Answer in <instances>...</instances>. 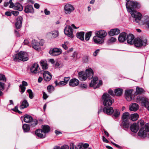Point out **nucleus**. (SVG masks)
<instances>
[{
  "mask_svg": "<svg viewBox=\"0 0 149 149\" xmlns=\"http://www.w3.org/2000/svg\"><path fill=\"white\" fill-rule=\"evenodd\" d=\"M89 58V56L86 55L83 58V61L84 63H87L88 61V59Z\"/></svg>",
  "mask_w": 149,
  "mask_h": 149,
  "instance_id": "nucleus-46",
  "label": "nucleus"
},
{
  "mask_svg": "<svg viewBox=\"0 0 149 149\" xmlns=\"http://www.w3.org/2000/svg\"><path fill=\"white\" fill-rule=\"evenodd\" d=\"M114 110L113 107L110 106H105L104 107L103 113L108 115H111L113 113Z\"/></svg>",
  "mask_w": 149,
  "mask_h": 149,
  "instance_id": "nucleus-13",
  "label": "nucleus"
},
{
  "mask_svg": "<svg viewBox=\"0 0 149 149\" xmlns=\"http://www.w3.org/2000/svg\"><path fill=\"white\" fill-rule=\"evenodd\" d=\"M43 75L44 80L46 81H49L52 77L51 73L47 71H45Z\"/></svg>",
  "mask_w": 149,
  "mask_h": 149,
  "instance_id": "nucleus-18",
  "label": "nucleus"
},
{
  "mask_svg": "<svg viewBox=\"0 0 149 149\" xmlns=\"http://www.w3.org/2000/svg\"><path fill=\"white\" fill-rule=\"evenodd\" d=\"M139 117V115L137 113L132 114L130 117V119L132 121H134L137 120Z\"/></svg>",
  "mask_w": 149,
  "mask_h": 149,
  "instance_id": "nucleus-36",
  "label": "nucleus"
},
{
  "mask_svg": "<svg viewBox=\"0 0 149 149\" xmlns=\"http://www.w3.org/2000/svg\"><path fill=\"white\" fill-rule=\"evenodd\" d=\"M29 106V104L27 100H24L22 101L21 105L20 106L19 108L21 109H22L27 107Z\"/></svg>",
  "mask_w": 149,
  "mask_h": 149,
  "instance_id": "nucleus-31",
  "label": "nucleus"
},
{
  "mask_svg": "<svg viewBox=\"0 0 149 149\" xmlns=\"http://www.w3.org/2000/svg\"><path fill=\"white\" fill-rule=\"evenodd\" d=\"M65 34L71 38L73 37V29L72 27L70 26H67L64 29Z\"/></svg>",
  "mask_w": 149,
  "mask_h": 149,
  "instance_id": "nucleus-8",
  "label": "nucleus"
},
{
  "mask_svg": "<svg viewBox=\"0 0 149 149\" xmlns=\"http://www.w3.org/2000/svg\"><path fill=\"white\" fill-rule=\"evenodd\" d=\"M120 31L117 29H111L109 32V35L111 36L117 35L120 33Z\"/></svg>",
  "mask_w": 149,
  "mask_h": 149,
  "instance_id": "nucleus-28",
  "label": "nucleus"
},
{
  "mask_svg": "<svg viewBox=\"0 0 149 149\" xmlns=\"http://www.w3.org/2000/svg\"><path fill=\"white\" fill-rule=\"evenodd\" d=\"M130 114L128 112H125L124 113L122 116V119L123 120H127L128 119Z\"/></svg>",
  "mask_w": 149,
  "mask_h": 149,
  "instance_id": "nucleus-40",
  "label": "nucleus"
},
{
  "mask_svg": "<svg viewBox=\"0 0 149 149\" xmlns=\"http://www.w3.org/2000/svg\"><path fill=\"white\" fill-rule=\"evenodd\" d=\"M108 94L114 96H115V93H114L113 91L111 89H109L108 91Z\"/></svg>",
  "mask_w": 149,
  "mask_h": 149,
  "instance_id": "nucleus-60",
  "label": "nucleus"
},
{
  "mask_svg": "<svg viewBox=\"0 0 149 149\" xmlns=\"http://www.w3.org/2000/svg\"><path fill=\"white\" fill-rule=\"evenodd\" d=\"M24 11L26 13H34V10L33 6L29 4L26 5L25 7Z\"/></svg>",
  "mask_w": 149,
  "mask_h": 149,
  "instance_id": "nucleus-20",
  "label": "nucleus"
},
{
  "mask_svg": "<svg viewBox=\"0 0 149 149\" xmlns=\"http://www.w3.org/2000/svg\"><path fill=\"white\" fill-rule=\"evenodd\" d=\"M139 109V106L136 103H132L129 106V109L131 111H136Z\"/></svg>",
  "mask_w": 149,
  "mask_h": 149,
  "instance_id": "nucleus-29",
  "label": "nucleus"
},
{
  "mask_svg": "<svg viewBox=\"0 0 149 149\" xmlns=\"http://www.w3.org/2000/svg\"><path fill=\"white\" fill-rule=\"evenodd\" d=\"M102 80H100L99 83L96 85H95L93 88L94 89L98 88L102 84Z\"/></svg>",
  "mask_w": 149,
  "mask_h": 149,
  "instance_id": "nucleus-44",
  "label": "nucleus"
},
{
  "mask_svg": "<svg viewBox=\"0 0 149 149\" xmlns=\"http://www.w3.org/2000/svg\"><path fill=\"white\" fill-rule=\"evenodd\" d=\"M126 8L128 12L131 14L132 17L134 19L135 21L137 23L141 19L142 15L139 12H137L135 9H139L141 7L140 4L136 1H131L130 0H126Z\"/></svg>",
  "mask_w": 149,
  "mask_h": 149,
  "instance_id": "nucleus-1",
  "label": "nucleus"
},
{
  "mask_svg": "<svg viewBox=\"0 0 149 149\" xmlns=\"http://www.w3.org/2000/svg\"><path fill=\"white\" fill-rule=\"evenodd\" d=\"M66 84V83L63 81H60L59 82L58 86H62L65 85Z\"/></svg>",
  "mask_w": 149,
  "mask_h": 149,
  "instance_id": "nucleus-56",
  "label": "nucleus"
},
{
  "mask_svg": "<svg viewBox=\"0 0 149 149\" xmlns=\"http://www.w3.org/2000/svg\"><path fill=\"white\" fill-rule=\"evenodd\" d=\"M77 53L76 52H74L72 54V57L74 59L77 58Z\"/></svg>",
  "mask_w": 149,
  "mask_h": 149,
  "instance_id": "nucleus-63",
  "label": "nucleus"
},
{
  "mask_svg": "<svg viewBox=\"0 0 149 149\" xmlns=\"http://www.w3.org/2000/svg\"><path fill=\"white\" fill-rule=\"evenodd\" d=\"M15 8L14 9L17 10L21 11L23 10V7L22 5L19 3H16L15 4Z\"/></svg>",
  "mask_w": 149,
  "mask_h": 149,
  "instance_id": "nucleus-35",
  "label": "nucleus"
},
{
  "mask_svg": "<svg viewBox=\"0 0 149 149\" xmlns=\"http://www.w3.org/2000/svg\"><path fill=\"white\" fill-rule=\"evenodd\" d=\"M0 80H3V81H6V78L4 75L0 74Z\"/></svg>",
  "mask_w": 149,
  "mask_h": 149,
  "instance_id": "nucleus-50",
  "label": "nucleus"
},
{
  "mask_svg": "<svg viewBox=\"0 0 149 149\" xmlns=\"http://www.w3.org/2000/svg\"><path fill=\"white\" fill-rule=\"evenodd\" d=\"M116 39L113 37H112L109 40V43H112L116 41Z\"/></svg>",
  "mask_w": 149,
  "mask_h": 149,
  "instance_id": "nucleus-54",
  "label": "nucleus"
},
{
  "mask_svg": "<svg viewBox=\"0 0 149 149\" xmlns=\"http://www.w3.org/2000/svg\"><path fill=\"white\" fill-rule=\"evenodd\" d=\"M43 132L41 130V129H37L35 131V135L37 136L38 138L41 139H44L46 136V134L43 135L42 133Z\"/></svg>",
  "mask_w": 149,
  "mask_h": 149,
  "instance_id": "nucleus-19",
  "label": "nucleus"
},
{
  "mask_svg": "<svg viewBox=\"0 0 149 149\" xmlns=\"http://www.w3.org/2000/svg\"><path fill=\"white\" fill-rule=\"evenodd\" d=\"M111 143L114 145L117 148L119 149H122V147L121 146L118 145V144L114 143V142L111 141Z\"/></svg>",
  "mask_w": 149,
  "mask_h": 149,
  "instance_id": "nucleus-57",
  "label": "nucleus"
},
{
  "mask_svg": "<svg viewBox=\"0 0 149 149\" xmlns=\"http://www.w3.org/2000/svg\"><path fill=\"white\" fill-rule=\"evenodd\" d=\"M60 149H69V148L68 146L65 145L60 147Z\"/></svg>",
  "mask_w": 149,
  "mask_h": 149,
  "instance_id": "nucleus-58",
  "label": "nucleus"
},
{
  "mask_svg": "<svg viewBox=\"0 0 149 149\" xmlns=\"http://www.w3.org/2000/svg\"><path fill=\"white\" fill-rule=\"evenodd\" d=\"M127 34L124 32L120 33L118 37V40L120 42H123L126 40Z\"/></svg>",
  "mask_w": 149,
  "mask_h": 149,
  "instance_id": "nucleus-21",
  "label": "nucleus"
},
{
  "mask_svg": "<svg viewBox=\"0 0 149 149\" xmlns=\"http://www.w3.org/2000/svg\"><path fill=\"white\" fill-rule=\"evenodd\" d=\"M47 90L49 92L51 91L52 89H54V87L52 85H49L47 87Z\"/></svg>",
  "mask_w": 149,
  "mask_h": 149,
  "instance_id": "nucleus-61",
  "label": "nucleus"
},
{
  "mask_svg": "<svg viewBox=\"0 0 149 149\" xmlns=\"http://www.w3.org/2000/svg\"><path fill=\"white\" fill-rule=\"evenodd\" d=\"M92 31H89L86 34L85 36V39L86 41L89 40L92 34Z\"/></svg>",
  "mask_w": 149,
  "mask_h": 149,
  "instance_id": "nucleus-42",
  "label": "nucleus"
},
{
  "mask_svg": "<svg viewBox=\"0 0 149 149\" xmlns=\"http://www.w3.org/2000/svg\"><path fill=\"white\" fill-rule=\"evenodd\" d=\"M21 119L22 122L23 120L26 123H30L33 120L32 117L28 114H25L23 116H22Z\"/></svg>",
  "mask_w": 149,
  "mask_h": 149,
  "instance_id": "nucleus-14",
  "label": "nucleus"
},
{
  "mask_svg": "<svg viewBox=\"0 0 149 149\" xmlns=\"http://www.w3.org/2000/svg\"><path fill=\"white\" fill-rule=\"evenodd\" d=\"M32 47L37 50L38 51L40 49V46H42L43 43L37 42V41L35 40H32L31 42Z\"/></svg>",
  "mask_w": 149,
  "mask_h": 149,
  "instance_id": "nucleus-12",
  "label": "nucleus"
},
{
  "mask_svg": "<svg viewBox=\"0 0 149 149\" xmlns=\"http://www.w3.org/2000/svg\"><path fill=\"white\" fill-rule=\"evenodd\" d=\"M70 79V77H65L64 78L63 81L66 83V84L68 83V81Z\"/></svg>",
  "mask_w": 149,
  "mask_h": 149,
  "instance_id": "nucleus-64",
  "label": "nucleus"
},
{
  "mask_svg": "<svg viewBox=\"0 0 149 149\" xmlns=\"http://www.w3.org/2000/svg\"><path fill=\"white\" fill-rule=\"evenodd\" d=\"M100 51V49H97L95 51H94L93 54V56L94 57L96 56L97 54L99 53Z\"/></svg>",
  "mask_w": 149,
  "mask_h": 149,
  "instance_id": "nucleus-55",
  "label": "nucleus"
},
{
  "mask_svg": "<svg viewBox=\"0 0 149 149\" xmlns=\"http://www.w3.org/2000/svg\"><path fill=\"white\" fill-rule=\"evenodd\" d=\"M101 100L104 106H110L114 102L113 99L107 93H103Z\"/></svg>",
  "mask_w": 149,
  "mask_h": 149,
  "instance_id": "nucleus-4",
  "label": "nucleus"
},
{
  "mask_svg": "<svg viewBox=\"0 0 149 149\" xmlns=\"http://www.w3.org/2000/svg\"><path fill=\"white\" fill-rule=\"evenodd\" d=\"M93 40L95 44H102L104 42V38H102L100 37L97 35H95L93 37Z\"/></svg>",
  "mask_w": 149,
  "mask_h": 149,
  "instance_id": "nucleus-15",
  "label": "nucleus"
},
{
  "mask_svg": "<svg viewBox=\"0 0 149 149\" xmlns=\"http://www.w3.org/2000/svg\"><path fill=\"white\" fill-rule=\"evenodd\" d=\"M120 126L123 129L128 128L129 127V124L127 120H123Z\"/></svg>",
  "mask_w": 149,
  "mask_h": 149,
  "instance_id": "nucleus-32",
  "label": "nucleus"
},
{
  "mask_svg": "<svg viewBox=\"0 0 149 149\" xmlns=\"http://www.w3.org/2000/svg\"><path fill=\"white\" fill-rule=\"evenodd\" d=\"M5 84L4 83L0 82V90L2 91H3L4 89Z\"/></svg>",
  "mask_w": 149,
  "mask_h": 149,
  "instance_id": "nucleus-51",
  "label": "nucleus"
},
{
  "mask_svg": "<svg viewBox=\"0 0 149 149\" xmlns=\"http://www.w3.org/2000/svg\"><path fill=\"white\" fill-rule=\"evenodd\" d=\"M42 131L45 134L48 133L50 131V127L47 125H42L41 126Z\"/></svg>",
  "mask_w": 149,
  "mask_h": 149,
  "instance_id": "nucleus-24",
  "label": "nucleus"
},
{
  "mask_svg": "<svg viewBox=\"0 0 149 149\" xmlns=\"http://www.w3.org/2000/svg\"><path fill=\"white\" fill-rule=\"evenodd\" d=\"M30 70L32 73L34 74L37 73L40 71L39 66H32Z\"/></svg>",
  "mask_w": 149,
  "mask_h": 149,
  "instance_id": "nucleus-27",
  "label": "nucleus"
},
{
  "mask_svg": "<svg viewBox=\"0 0 149 149\" xmlns=\"http://www.w3.org/2000/svg\"><path fill=\"white\" fill-rule=\"evenodd\" d=\"M49 53L52 56H56L61 54L62 53V50L60 48H54L50 49Z\"/></svg>",
  "mask_w": 149,
  "mask_h": 149,
  "instance_id": "nucleus-10",
  "label": "nucleus"
},
{
  "mask_svg": "<svg viewBox=\"0 0 149 149\" xmlns=\"http://www.w3.org/2000/svg\"><path fill=\"white\" fill-rule=\"evenodd\" d=\"M145 122L141 121L140 122V125L141 126L139 132L138 133V135L139 136L145 138L146 137V132H149V123H147L144 126Z\"/></svg>",
  "mask_w": 149,
  "mask_h": 149,
  "instance_id": "nucleus-5",
  "label": "nucleus"
},
{
  "mask_svg": "<svg viewBox=\"0 0 149 149\" xmlns=\"http://www.w3.org/2000/svg\"><path fill=\"white\" fill-rule=\"evenodd\" d=\"M132 91L130 90L125 91V96L126 100L129 101L132 100L134 96L132 93Z\"/></svg>",
  "mask_w": 149,
  "mask_h": 149,
  "instance_id": "nucleus-9",
  "label": "nucleus"
},
{
  "mask_svg": "<svg viewBox=\"0 0 149 149\" xmlns=\"http://www.w3.org/2000/svg\"><path fill=\"white\" fill-rule=\"evenodd\" d=\"M114 92L115 93V96H120L123 92V90L120 88H116L115 89Z\"/></svg>",
  "mask_w": 149,
  "mask_h": 149,
  "instance_id": "nucleus-30",
  "label": "nucleus"
},
{
  "mask_svg": "<svg viewBox=\"0 0 149 149\" xmlns=\"http://www.w3.org/2000/svg\"><path fill=\"white\" fill-rule=\"evenodd\" d=\"M93 79L92 80L91 83L89 84V86L90 87H93L95 85H96L97 84L96 81L98 79V78L96 77H93Z\"/></svg>",
  "mask_w": 149,
  "mask_h": 149,
  "instance_id": "nucleus-33",
  "label": "nucleus"
},
{
  "mask_svg": "<svg viewBox=\"0 0 149 149\" xmlns=\"http://www.w3.org/2000/svg\"><path fill=\"white\" fill-rule=\"evenodd\" d=\"M9 4H10V6L9 7L10 8H13V9H14V8H15V4L14 5L13 3L12 2V0H10L9 1Z\"/></svg>",
  "mask_w": 149,
  "mask_h": 149,
  "instance_id": "nucleus-49",
  "label": "nucleus"
},
{
  "mask_svg": "<svg viewBox=\"0 0 149 149\" xmlns=\"http://www.w3.org/2000/svg\"><path fill=\"white\" fill-rule=\"evenodd\" d=\"M95 35L102 38H103L107 36V33L105 31L101 30L99 31H96L95 32Z\"/></svg>",
  "mask_w": 149,
  "mask_h": 149,
  "instance_id": "nucleus-26",
  "label": "nucleus"
},
{
  "mask_svg": "<svg viewBox=\"0 0 149 149\" xmlns=\"http://www.w3.org/2000/svg\"><path fill=\"white\" fill-rule=\"evenodd\" d=\"M89 145L88 143H84L83 144L82 143H80L77 145L79 149H84L88 148Z\"/></svg>",
  "mask_w": 149,
  "mask_h": 149,
  "instance_id": "nucleus-37",
  "label": "nucleus"
},
{
  "mask_svg": "<svg viewBox=\"0 0 149 149\" xmlns=\"http://www.w3.org/2000/svg\"><path fill=\"white\" fill-rule=\"evenodd\" d=\"M30 123H31L29 125L30 127H35L38 124V121L37 119H33V120Z\"/></svg>",
  "mask_w": 149,
  "mask_h": 149,
  "instance_id": "nucleus-39",
  "label": "nucleus"
},
{
  "mask_svg": "<svg viewBox=\"0 0 149 149\" xmlns=\"http://www.w3.org/2000/svg\"><path fill=\"white\" fill-rule=\"evenodd\" d=\"M147 40L145 39L142 40L139 38L134 39V44L136 47H139L142 46H146L147 43Z\"/></svg>",
  "mask_w": 149,
  "mask_h": 149,
  "instance_id": "nucleus-7",
  "label": "nucleus"
},
{
  "mask_svg": "<svg viewBox=\"0 0 149 149\" xmlns=\"http://www.w3.org/2000/svg\"><path fill=\"white\" fill-rule=\"evenodd\" d=\"M93 76V72L91 68L86 69L85 72L81 71L78 73V78L81 81H84L87 78L90 79Z\"/></svg>",
  "mask_w": 149,
  "mask_h": 149,
  "instance_id": "nucleus-2",
  "label": "nucleus"
},
{
  "mask_svg": "<svg viewBox=\"0 0 149 149\" xmlns=\"http://www.w3.org/2000/svg\"><path fill=\"white\" fill-rule=\"evenodd\" d=\"M47 36L51 38H55L59 35V32L57 30H54L47 33Z\"/></svg>",
  "mask_w": 149,
  "mask_h": 149,
  "instance_id": "nucleus-16",
  "label": "nucleus"
},
{
  "mask_svg": "<svg viewBox=\"0 0 149 149\" xmlns=\"http://www.w3.org/2000/svg\"><path fill=\"white\" fill-rule=\"evenodd\" d=\"M120 115V113L117 110H116L113 113V116L115 117H118Z\"/></svg>",
  "mask_w": 149,
  "mask_h": 149,
  "instance_id": "nucleus-53",
  "label": "nucleus"
},
{
  "mask_svg": "<svg viewBox=\"0 0 149 149\" xmlns=\"http://www.w3.org/2000/svg\"><path fill=\"white\" fill-rule=\"evenodd\" d=\"M84 32L81 31L78 32L76 34L77 37L80 39L82 41L84 40Z\"/></svg>",
  "mask_w": 149,
  "mask_h": 149,
  "instance_id": "nucleus-34",
  "label": "nucleus"
},
{
  "mask_svg": "<svg viewBox=\"0 0 149 149\" xmlns=\"http://www.w3.org/2000/svg\"><path fill=\"white\" fill-rule=\"evenodd\" d=\"M30 126L28 124H24L22 126V129L25 132H28L30 130Z\"/></svg>",
  "mask_w": 149,
  "mask_h": 149,
  "instance_id": "nucleus-38",
  "label": "nucleus"
},
{
  "mask_svg": "<svg viewBox=\"0 0 149 149\" xmlns=\"http://www.w3.org/2000/svg\"><path fill=\"white\" fill-rule=\"evenodd\" d=\"M40 65H47V61L45 60H42L40 61Z\"/></svg>",
  "mask_w": 149,
  "mask_h": 149,
  "instance_id": "nucleus-52",
  "label": "nucleus"
},
{
  "mask_svg": "<svg viewBox=\"0 0 149 149\" xmlns=\"http://www.w3.org/2000/svg\"><path fill=\"white\" fill-rule=\"evenodd\" d=\"M127 42L130 44H133L134 42V37L133 35L130 34L127 36L126 38Z\"/></svg>",
  "mask_w": 149,
  "mask_h": 149,
  "instance_id": "nucleus-22",
  "label": "nucleus"
},
{
  "mask_svg": "<svg viewBox=\"0 0 149 149\" xmlns=\"http://www.w3.org/2000/svg\"><path fill=\"white\" fill-rule=\"evenodd\" d=\"M23 18L21 16H18L16 19L15 26L17 29H19L22 26Z\"/></svg>",
  "mask_w": 149,
  "mask_h": 149,
  "instance_id": "nucleus-17",
  "label": "nucleus"
},
{
  "mask_svg": "<svg viewBox=\"0 0 149 149\" xmlns=\"http://www.w3.org/2000/svg\"><path fill=\"white\" fill-rule=\"evenodd\" d=\"M136 101L137 103H141L149 111V102L146 98L141 96H138Z\"/></svg>",
  "mask_w": 149,
  "mask_h": 149,
  "instance_id": "nucleus-6",
  "label": "nucleus"
},
{
  "mask_svg": "<svg viewBox=\"0 0 149 149\" xmlns=\"http://www.w3.org/2000/svg\"><path fill=\"white\" fill-rule=\"evenodd\" d=\"M13 60L15 62H19L20 61H25L28 59V56L27 53L22 51L18 53L14 54L13 56Z\"/></svg>",
  "mask_w": 149,
  "mask_h": 149,
  "instance_id": "nucleus-3",
  "label": "nucleus"
},
{
  "mask_svg": "<svg viewBox=\"0 0 149 149\" xmlns=\"http://www.w3.org/2000/svg\"><path fill=\"white\" fill-rule=\"evenodd\" d=\"M144 91V89L143 88H139V87L136 88V92L137 94H139L141 93Z\"/></svg>",
  "mask_w": 149,
  "mask_h": 149,
  "instance_id": "nucleus-47",
  "label": "nucleus"
},
{
  "mask_svg": "<svg viewBox=\"0 0 149 149\" xmlns=\"http://www.w3.org/2000/svg\"><path fill=\"white\" fill-rule=\"evenodd\" d=\"M20 89V92L21 94H22L25 91L26 89V87L25 86L20 85L19 86Z\"/></svg>",
  "mask_w": 149,
  "mask_h": 149,
  "instance_id": "nucleus-45",
  "label": "nucleus"
},
{
  "mask_svg": "<svg viewBox=\"0 0 149 149\" xmlns=\"http://www.w3.org/2000/svg\"><path fill=\"white\" fill-rule=\"evenodd\" d=\"M68 44V42H64L63 44H62L61 45L62 47L65 49L66 50L68 48L67 45Z\"/></svg>",
  "mask_w": 149,
  "mask_h": 149,
  "instance_id": "nucleus-48",
  "label": "nucleus"
},
{
  "mask_svg": "<svg viewBox=\"0 0 149 149\" xmlns=\"http://www.w3.org/2000/svg\"><path fill=\"white\" fill-rule=\"evenodd\" d=\"M19 13V12L17 11H12V13L15 16H17Z\"/></svg>",
  "mask_w": 149,
  "mask_h": 149,
  "instance_id": "nucleus-62",
  "label": "nucleus"
},
{
  "mask_svg": "<svg viewBox=\"0 0 149 149\" xmlns=\"http://www.w3.org/2000/svg\"><path fill=\"white\" fill-rule=\"evenodd\" d=\"M27 92L29 94V97L31 99H32L34 97V96L32 90L30 89H28L27 90Z\"/></svg>",
  "mask_w": 149,
  "mask_h": 149,
  "instance_id": "nucleus-43",
  "label": "nucleus"
},
{
  "mask_svg": "<svg viewBox=\"0 0 149 149\" xmlns=\"http://www.w3.org/2000/svg\"><path fill=\"white\" fill-rule=\"evenodd\" d=\"M79 80L76 78H74L71 79L69 81V85L73 87L77 86L79 84Z\"/></svg>",
  "mask_w": 149,
  "mask_h": 149,
  "instance_id": "nucleus-23",
  "label": "nucleus"
},
{
  "mask_svg": "<svg viewBox=\"0 0 149 149\" xmlns=\"http://www.w3.org/2000/svg\"><path fill=\"white\" fill-rule=\"evenodd\" d=\"M144 19H145L144 24L146 26V27L149 29V20H147L149 19V17L148 15H146L144 17Z\"/></svg>",
  "mask_w": 149,
  "mask_h": 149,
  "instance_id": "nucleus-41",
  "label": "nucleus"
},
{
  "mask_svg": "<svg viewBox=\"0 0 149 149\" xmlns=\"http://www.w3.org/2000/svg\"><path fill=\"white\" fill-rule=\"evenodd\" d=\"M130 128L132 132H136L139 129V125L134 123L131 125Z\"/></svg>",
  "mask_w": 149,
  "mask_h": 149,
  "instance_id": "nucleus-25",
  "label": "nucleus"
},
{
  "mask_svg": "<svg viewBox=\"0 0 149 149\" xmlns=\"http://www.w3.org/2000/svg\"><path fill=\"white\" fill-rule=\"evenodd\" d=\"M48 96L43 91V98L44 100H46L48 97Z\"/></svg>",
  "mask_w": 149,
  "mask_h": 149,
  "instance_id": "nucleus-59",
  "label": "nucleus"
},
{
  "mask_svg": "<svg viewBox=\"0 0 149 149\" xmlns=\"http://www.w3.org/2000/svg\"><path fill=\"white\" fill-rule=\"evenodd\" d=\"M65 13L66 14H69L72 12L74 9L72 6L69 4H66L64 8Z\"/></svg>",
  "mask_w": 149,
  "mask_h": 149,
  "instance_id": "nucleus-11",
  "label": "nucleus"
}]
</instances>
